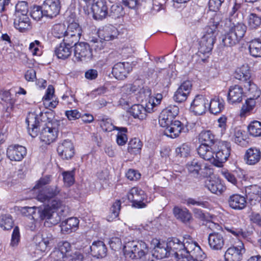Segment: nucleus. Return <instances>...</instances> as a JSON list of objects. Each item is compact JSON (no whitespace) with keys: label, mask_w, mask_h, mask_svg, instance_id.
Here are the masks:
<instances>
[{"label":"nucleus","mask_w":261,"mask_h":261,"mask_svg":"<svg viewBox=\"0 0 261 261\" xmlns=\"http://www.w3.org/2000/svg\"><path fill=\"white\" fill-rule=\"evenodd\" d=\"M112 72L116 79L122 80L126 77L129 72V70L125 66V63L119 62L114 66Z\"/></svg>","instance_id":"c756f323"},{"label":"nucleus","mask_w":261,"mask_h":261,"mask_svg":"<svg viewBox=\"0 0 261 261\" xmlns=\"http://www.w3.org/2000/svg\"><path fill=\"white\" fill-rule=\"evenodd\" d=\"M123 10L122 6L117 4L113 5L110 9V15L114 18H118L122 15Z\"/></svg>","instance_id":"69168bd1"},{"label":"nucleus","mask_w":261,"mask_h":261,"mask_svg":"<svg viewBox=\"0 0 261 261\" xmlns=\"http://www.w3.org/2000/svg\"><path fill=\"white\" fill-rule=\"evenodd\" d=\"M142 147V142L138 138H135L129 141L127 150L130 154H137L140 152Z\"/></svg>","instance_id":"a19ab883"},{"label":"nucleus","mask_w":261,"mask_h":261,"mask_svg":"<svg viewBox=\"0 0 261 261\" xmlns=\"http://www.w3.org/2000/svg\"><path fill=\"white\" fill-rule=\"evenodd\" d=\"M228 203L231 208L241 210L246 207L247 202L244 196L240 194H234L228 198Z\"/></svg>","instance_id":"4be33fe9"},{"label":"nucleus","mask_w":261,"mask_h":261,"mask_svg":"<svg viewBox=\"0 0 261 261\" xmlns=\"http://www.w3.org/2000/svg\"><path fill=\"white\" fill-rule=\"evenodd\" d=\"M29 11L28 3L25 1L18 2L15 6V15H27Z\"/></svg>","instance_id":"864d4df0"},{"label":"nucleus","mask_w":261,"mask_h":261,"mask_svg":"<svg viewBox=\"0 0 261 261\" xmlns=\"http://www.w3.org/2000/svg\"><path fill=\"white\" fill-rule=\"evenodd\" d=\"M205 187L212 193L217 195L221 194L226 190L225 186L218 179L207 180Z\"/></svg>","instance_id":"bb28decb"},{"label":"nucleus","mask_w":261,"mask_h":261,"mask_svg":"<svg viewBox=\"0 0 261 261\" xmlns=\"http://www.w3.org/2000/svg\"><path fill=\"white\" fill-rule=\"evenodd\" d=\"M75 58L80 61H88L92 58V51L90 45L86 42L76 44L74 49Z\"/></svg>","instance_id":"39448f33"},{"label":"nucleus","mask_w":261,"mask_h":261,"mask_svg":"<svg viewBox=\"0 0 261 261\" xmlns=\"http://www.w3.org/2000/svg\"><path fill=\"white\" fill-rule=\"evenodd\" d=\"M213 146L200 144L197 148V151L199 156L211 163L214 155Z\"/></svg>","instance_id":"cd10ccee"},{"label":"nucleus","mask_w":261,"mask_h":261,"mask_svg":"<svg viewBox=\"0 0 261 261\" xmlns=\"http://www.w3.org/2000/svg\"><path fill=\"white\" fill-rule=\"evenodd\" d=\"M256 105L255 100L254 99H247L245 103L242 106L240 112V116L241 117H246L249 115L251 111L253 110Z\"/></svg>","instance_id":"49530a36"},{"label":"nucleus","mask_w":261,"mask_h":261,"mask_svg":"<svg viewBox=\"0 0 261 261\" xmlns=\"http://www.w3.org/2000/svg\"><path fill=\"white\" fill-rule=\"evenodd\" d=\"M38 213L39 218L41 220H43L45 219H49L53 215L54 211L47 206L42 210H39Z\"/></svg>","instance_id":"774afa93"},{"label":"nucleus","mask_w":261,"mask_h":261,"mask_svg":"<svg viewBox=\"0 0 261 261\" xmlns=\"http://www.w3.org/2000/svg\"><path fill=\"white\" fill-rule=\"evenodd\" d=\"M234 76L236 79L245 82V84L249 81H251L250 71L247 66L243 65L238 68L234 72Z\"/></svg>","instance_id":"473e14b6"},{"label":"nucleus","mask_w":261,"mask_h":261,"mask_svg":"<svg viewBox=\"0 0 261 261\" xmlns=\"http://www.w3.org/2000/svg\"><path fill=\"white\" fill-rule=\"evenodd\" d=\"M239 41L240 40L228 30L223 36L221 45L224 47H232L238 44Z\"/></svg>","instance_id":"ea45409f"},{"label":"nucleus","mask_w":261,"mask_h":261,"mask_svg":"<svg viewBox=\"0 0 261 261\" xmlns=\"http://www.w3.org/2000/svg\"><path fill=\"white\" fill-rule=\"evenodd\" d=\"M173 212L174 216L184 223L188 222L192 218V216L189 211L185 208H181L178 206L173 208Z\"/></svg>","instance_id":"4c0bfd02"},{"label":"nucleus","mask_w":261,"mask_h":261,"mask_svg":"<svg viewBox=\"0 0 261 261\" xmlns=\"http://www.w3.org/2000/svg\"><path fill=\"white\" fill-rule=\"evenodd\" d=\"M127 198L135 207L142 208L146 206L143 202L145 199L144 192L138 187H133L130 189L127 194Z\"/></svg>","instance_id":"423d86ee"},{"label":"nucleus","mask_w":261,"mask_h":261,"mask_svg":"<svg viewBox=\"0 0 261 261\" xmlns=\"http://www.w3.org/2000/svg\"><path fill=\"white\" fill-rule=\"evenodd\" d=\"M108 10L105 0H93L92 11L94 19L101 20L105 18L108 14Z\"/></svg>","instance_id":"9b49d317"},{"label":"nucleus","mask_w":261,"mask_h":261,"mask_svg":"<svg viewBox=\"0 0 261 261\" xmlns=\"http://www.w3.org/2000/svg\"><path fill=\"white\" fill-rule=\"evenodd\" d=\"M57 151L62 159L69 160L74 154V148L71 141L65 140L59 144Z\"/></svg>","instance_id":"4468645a"},{"label":"nucleus","mask_w":261,"mask_h":261,"mask_svg":"<svg viewBox=\"0 0 261 261\" xmlns=\"http://www.w3.org/2000/svg\"><path fill=\"white\" fill-rule=\"evenodd\" d=\"M44 15V10L40 6H34L31 11V16L36 20H39Z\"/></svg>","instance_id":"0e129e2a"},{"label":"nucleus","mask_w":261,"mask_h":261,"mask_svg":"<svg viewBox=\"0 0 261 261\" xmlns=\"http://www.w3.org/2000/svg\"><path fill=\"white\" fill-rule=\"evenodd\" d=\"M80 39V36L66 33L64 36L63 42L72 48L73 45L75 47L76 44H79L77 42Z\"/></svg>","instance_id":"bf43d9fd"},{"label":"nucleus","mask_w":261,"mask_h":261,"mask_svg":"<svg viewBox=\"0 0 261 261\" xmlns=\"http://www.w3.org/2000/svg\"><path fill=\"white\" fill-rule=\"evenodd\" d=\"M249 49L252 56L261 57V42L258 40H253L249 42Z\"/></svg>","instance_id":"c03bdc74"},{"label":"nucleus","mask_w":261,"mask_h":261,"mask_svg":"<svg viewBox=\"0 0 261 261\" xmlns=\"http://www.w3.org/2000/svg\"><path fill=\"white\" fill-rule=\"evenodd\" d=\"M189 93L184 91L180 88L178 87L174 95V99L178 102H182L186 101L188 98Z\"/></svg>","instance_id":"052dcab7"},{"label":"nucleus","mask_w":261,"mask_h":261,"mask_svg":"<svg viewBox=\"0 0 261 261\" xmlns=\"http://www.w3.org/2000/svg\"><path fill=\"white\" fill-rule=\"evenodd\" d=\"M51 181V176L46 175L41 177L34 187V189H40L43 186L49 184ZM60 189L57 186H49L39 190L36 198L42 202H48L51 199L59 194Z\"/></svg>","instance_id":"f257e3e1"},{"label":"nucleus","mask_w":261,"mask_h":261,"mask_svg":"<svg viewBox=\"0 0 261 261\" xmlns=\"http://www.w3.org/2000/svg\"><path fill=\"white\" fill-rule=\"evenodd\" d=\"M219 150L214 152L212 164L215 166L221 167L228 159L230 154L231 145L227 141H221L219 143Z\"/></svg>","instance_id":"20e7f679"},{"label":"nucleus","mask_w":261,"mask_h":261,"mask_svg":"<svg viewBox=\"0 0 261 261\" xmlns=\"http://www.w3.org/2000/svg\"><path fill=\"white\" fill-rule=\"evenodd\" d=\"M173 119L172 117L166 114V112L162 111L159 116V124L162 127L166 128L173 121Z\"/></svg>","instance_id":"5fc2aeb1"},{"label":"nucleus","mask_w":261,"mask_h":261,"mask_svg":"<svg viewBox=\"0 0 261 261\" xmlns=\"http://www.w3.org/2000/svg\"><path fill=\"white\" fill-rule=\"evenodd\" d=\"M208 105V100L202 95L196 96L191 103L190 109L195 114L201 115L204 114Z\"/></svg>","instance_id":"ddd939ff"},{"label":"nucleus","mask_w":261,"mask_h":261,"mask_svg":"<svg viewBox=\"0 0 261 261\" xmlns=\"http://www.w3.org/2000/svg\"><path fill=\"white\" fill-rule=\"evenodd\" d=\"M67 28L66 25L62 23L55 24L51 30L53 35L57 38H61L63 37H64L66 34Z\"/></svg>","instance_id":"09e8293b"},{"label":"nucleus","mask_w":261,"mask_h":261,"mask_svg":"<svg viewBox=\"0 0 261 261\" xmlns=\"http://www.w3.org/2000/svg\"><path fill=\"white\" fill-rule=\"evenodd\" d=\"M261 159V152L258 148L251 147L248 149L244 155V160L246 163L250 165H254L257 164Z\"/></svg>","instance_id":"b1692460"},{"label":"nucleus","mask_w":261,"mask_h":261,"mask_svg":"<svg viewBox=\"0 0 261 261\" xmlns=\"http://www.w3.org/2000/svg\"><path fill=\"white\" fill-rule=\"evenodd\" d=\"M250 135L257 137L261 136V122L258 121L252 122L248 126Z\"/></svg>","instance_id":"3c124183"},{"label":"nucleus","mask_w":261,"mask_h":261,"mask_svg":"<svg viewBox=\"0 0 261 261\" xmlns=\"http://www.w3.org/2000/svg\"><path fill=\"white\" fill-rule=\"evenodd\" d=\"M92 254L97 258L106 255L107 249L104 243L100 241L94 242L90 247Z\"/></svg>","instance_id":"c85d7f7f"},{"label":"nucleus","mask_w":261,"mask_h":261,"mask_svg":"<svg viewBox=\"0 0 261 261\" xmlns=\"http://www.w3.org/2000/svg\"><path fill=\"white\" fill-rule=\"evenodd\" d=\"M243 96V89L241 86L237 85L230 86L228 93V101L231 104L240 103L242 101Z\"/></svg>","instance_id":"a211bd4d"},{"label":"nucleus","mask_w":261,"mask_h":261,"mask_svg":"<svg viewBox=\"0 0 261 261\" xmlns=\"http://www.w3.org/2000/svg\"><path fill=\"white\" fill-rule=\"evenodd\" d=\"M58 133L57 129L53 127L52 124L48 123L41 130L39 136L40 140L49 145L56 140L58 137Z\"/></svg>","instance_id":"1a4fd4ad"},{"label":"nucleus","mask_w":261,"mask_h":261,"mask_svg":"<svg viewBox=\"0 0 261 261\" xmlns=\"http://www.w3.org/2000/svg\"><path fill=\"white\" fill-rule=\"evenodd\" d=\"M184 129L183 124L178 120L173 121L165 128V134L172 138H176Z\"/></svg>","instance_id":"393cba45"},{"label":"nucleus","mask_w":261,"mask_h":261,"mask_svg":"<svg viewBox=\"0 0 261 261\" xmlns=\"http://www.w3.org/2000/svg\"><path fill=\"white\" fill-rule=\"evenodd\" d=\"M55 89L53 86L49 85L45 95L42 100L44 106L46 108H55L58 105V101L55 100Z\"/></svg>","instance_id":"a878e982"},{"label":"nucleus","mask_w":261,"mask_h":261,"mask_svg":"<svg viewBox=\"0 0 261 261\" xmlns=\"http://www.w3.org/2000/svg\"><path fill=\"white\" fill-rule=\"evenodd\" d=\"M99 39L105 41L114 39L118 35L117 29L113 25L105 26L98 31Z\"/></svg>","instance_id":"412c9836"},{"label":"nucleus","mask_w":261,"mask_h":261,"mask_svg":"<svg viewBox=\"0 0 261 261\" xmlns=\"http://www.w3.org/2000/svg\"><path fill=\"white\" fill-rule=\"evenodd\" d=\"M198 140L201 144L214 145L215 143V136L210 130H203L199 134Z\"/></svg>","instance_id":"c9c22d12"},{"label":"nucleus","mask_w":261,"mask_h":261,"mask_svg":"<svg viewBox=\"0 0 261 261\" xmlns=\"http://www.w3.org/2000/svg\"><path fill=\"white\" fill-rule=\"evenodd\" d=\"M79 220L76 217H70L62 222L61 231L63 234H70L79 228Z\"/></svg>","instance_id":"aec40b11"},{"label":"nucleus","mask_w":261,"mask_h":261,"mask_svg":"<svg viewBox=\"0 0 261 261\" xmlns=\"http://www.w3.org/2000/svg\"><path fill=\"white\" fill-rule=\"evenodd\" d=\"M124 251L130 258L140 261H146L150 255L147 245L142 241L128 242L124 247Z\"/></svg>","instance_id":"f03ea898"},{"label":"nucleus","mask_w":261,"mask_h":261,"mask_svg":"<svg viewBox=\"0 0 261 261\" xmlns=\"http://www.w3.org/2000/svg\"><path fill=\"white\" fill-rule=\"evenodd\" d=\"M61 8L60 0H45L42 5L44 15L50 18L56 17L59 14Z\"/></svg>","instance_id":"0eeeda50"},{"label":"nucleus","mask_w":261,"mask_h":261,"mask_svg":"<svg viewBox=\"0 0 261 261\" xmlns=\"http://www.w3.org/2000/svg\"><path fill=\"white\" fill-rule=\"evenodd\" d=\"M247 24L250 29H257L261 25V16L255 13H250L247 17Z\"/></svg>","instance_id":"79ce46f5"},{"label":"nucleus","mask_w":261,"mask_h":261,"mask_svg":"<svg viewBox=\"0 0 261 261\" xmlns=\"http://www.w3.org/2000/svg\"><path fill=\"white\" fill-rule=\"evenodd\" d=\"M141 91L143 92L145 98H147L146 107L148 110V113H151L154 111V108L161 103V100L163 98L162 94L159 93L155 97L151 96V90L147 87L143 88Z\"/></svg>","instance_id":"f8f14e48"},{"label":"nucleus","mask_w":261,"mask_h":261,"mask_svg":"<svg viewBox=\"0 0 261 261\" xmlns=\"http://www.w3.org/2000/svg\"><path fill=\"white\" fill-rule=\"evenodd\" d=\"M228 30L240 40L245 35L247 27L242 22L233 23L230 24Z\"/></svg>","instance_id":"f704fd0d"},{"label":"nucleus","mask_w":261,"mask_h":261,"mask_svg":"<svg viewBox=\"0 0 261 261\" xmlns=\"http://www.w3.org/2000/svg\"><path fill=\"white\" fill-rule=\"evenodd\" d=\"M171 254L168 242H159L154 247V255L158 258L168 257Z\"/></svg>","instance_id":"2f4dec72"},{"label":"nucleus","mask_w":261,"mask_h":261,"mask_svg":"<svg viewBox=\"0 0 261 261\" xmlns=\"http://www.w3.org/2000/svg\"><path fill=\"white\" fill-rule=\"evenodd\" d=\"M218 23L211 24L205 28V33L202 37L200 43L198 55L201 57V55L209 54L212 50L214 44L216 41Z\"/></svg>","instance_id":"7ed1b4c3"},{"label":"nucleus","mask_w":261,"mask_h":261,"mask_svg":"<svg viewBox=\"0 0 261 261\" xmlns=\"http://www.w3.org/2000/svg\"><path fill=\"white\" fill-rule=\"evenodd\" d=\"M82 33V29L79 24L76 22H74L70 23L67 28L66 33H68L69 34H72L73 35H76L81 37Z\"/></svg>","instance_id":"13d9d810"},{"label":"nucleus","mask_w":261,"mask_h":261,"mask_svg":"<svg viewBox=\"0 0 261 261\" xmlns=\"http://www.w3.org/2000/svg\"><path fill=\"white\" fill-rule=\"evenodd\" d=\"M116 130H118L117 135V143L120 146H123L126 144L127 141V136L126 133L127 129L126 127H116Z\"/></svg>","instance_id":"8fccbe9b"},{"label":"nucleus","mask_w":261,"mask_h":261,"mask_svg":"<svg viewBox=\"0 0 261 261\" xmlns=\"http://www.w3.org/2000/svg\"><path fill=\"white\" fill-rule=\"evenodd\" d=\"M27 154L25 147L18 144L11 145L7 150V156L11 161H20Z\"/></svg>","instance_id":"9d476101"},{"label":"nucleus","mask_w":261,"mask_h":261,"mask_svg":"<svg viewBox=\"0 0 261 261\" xmlns=\"http://www.w3.org/2000/svg\"><path fill=\"white\" fill-rule=\"evenodd\" d=\"M100 125L102 130L105 132H110L116 129L115 126L113 125L111 120L109 119H103L100 122Z\"/></svg>","instance_id":"680f3d73"},{"label":"nucleus","mask_w":261,"mask_h":261,"mask_svg":"<svg viewBox=\"0 0 261 261\" xmlns=\"http://www.w3.org/2000/svg\"><path fill=\"white\" fill-rule=\"evenodd\" d=\"M186 253L190 255L198 261H202L206 258V254L196 242H186Z\"/></svg>","instance_id":"dca6fc26"},{"label":"nucleus","mask_w":261,"mask_h":261,"mask_svg":"<svg viewBox=\"0 0 261 261\" xmlns=\"http://www.w3.org/2000/svg\"><path fill=\"white\" fill-rule=\"evenodd\" d=\"M91 46L96 51H100L105 48L106 45V41L96 38H93L90 41Z\"/></svg>","instance_id":"4d7b16f0"},{"label":"nucleus","mask_w":261,"mask_h":261,"mask_svg":"<svg viewBox=\"0 0 261 261\" xmlns=\"http://www.w3.org/2000/svg\"><path fill=\"white\" fill-rule=\"evenodd\" d=\"M208 243L210 247L213 250H221L224 246V238L223 235L219 232H212L208 237Z\"/></svg>","instance_id":"f3484780"},{"label":"nucleus","mask_w":261,"mask_h":261,"mask_svg":"<svg viewBox=\"0 0 261 261\" xmlns=\"http://www.w3.org/2000/svg\"><path fill=\"white\" fill-rule=\"evenodd\" d=\"M208 105L210 112L215 115L220 113L224 108L223 101L219 99L211 100Z\"/></svg>","instance_id":"a18cd8bd"},{"label":"nucleus","mask_w":261,"mask_h":261,"mask_svg":"<svg viewBox=\"0 0 261 261\" xmlns=\"http://www.w3.org/2000/svg\"><path fill=\"white\" fill-rule=\"evenodd\" d=\"M129 112L135 118L143 120L146 117V112H148V110L146 104L145 108L141 105H135L130 108Z\"/></svg>","instance_id":"72a5a7b5"},{"label":"nucleus","mask_w":261,"mask_h":261,"mask_svg":"<svg viewBox=\"0 0 261 261\" xmlns=\"http://www.w3.org/2000/svg\"><path fill=\"white\" fill-rule=\"evenodd\" d=\"M185 203L189 206H197L202 208H207L210 205L208 202L202 200L200 197L188 198L185 200Z\"/></svg>","instance_id":"de8ad7c7"},{"label":"nucleus","mask_w":261,"mask_h":261,"mask_svg":"<svg viewBox=\"0 0 261 261\" xmlns=\"http://www.w3.org/2000/svg\"><path fill=\"white\" fill-rule=\"evenodd\" d=\"M244 87L248 91L247 93L249 96L248 99H254V100H255L260 96L261 94L260 90L252 81L247 82V84L244 85Z\"/></svg>","instance_id":"58836bf2"},{"label":"nucleus","mask_w":261,"mask_h":261,"mask_svg":"<svg viewBox=\"0 0 261 261\" xmlns=\"http://www.w3.org/2000/svg\"><path fill=\"white\" fill-rule=\"evenodd\" d=\"M171 253H173L177 257H180L182 251H186V245L178 238H172L168 242Z\"/></svg>","instance_id":"6ab92c4d"},{"label":"nucleus","mask_w":261,"mask_h":261,"mask_svg":"<svg viewBox=\"0 0 261 261\" xmlns=\"http://www.w3.org/2000/svg\"><path fill=\"white\" fill-rule=\"evenodd\" d=\"M14 25L21 32H25L31 28V22L28 15H15Z\"/></svg>","instance_id":"5701e85b"},{"label":"nucleus","mask_w":261,"mask_h":261,"mask_svg":"<svg viewBox=\"0 0 261 261\" xmlns=\"http://www.w3.org/2000/svg\"><path fill=\"white\" fill-rule=\"evenodd\" d=\"M26 122L30 136L34 138L38 135L40 121L38 115L34 113H29Z\"/></svg>","instance_id":"2eb2a0df"},{"label":"nucleus","mask_w":261,"mask_h":261,"mask_svg":"<svg viewBox=\"0 0 261 261\" xmlns=\"http://www.w3.org/2000/svg\"><path fill=\"white\" fill-rule=\"evenodd\" d=\"M20 240L19 229L18 226H15L13 229L10 245L12 247L17 246Z\"/></svg>","instance_id":"e2e57ef3"},{"label":"nucleus","mask_w":261,"mask_h":261,"mask_svg":"<svg viewBox=\"0 0 261 261\" xmlns=\"http://www.w3.org/2000/svg\"><path fill=\"white\" fill-rule=\"evenodd\" d=\"M190 150L189 145L184 143L176 149V152L181 157H187L189 154Z\"/></svg>","instance_id":"338daca9"},{"label":"nucleus","mask_w":261,"mask_h":261,"mask_svg":"<svg viewBox=\"0 0 261 261\" xmlns=\"http://www.w3.org/2000/svg\"><path fill=\"white\" fill-rule=\"evenodd\" d=\"M188 171L193 174H198L201 169V165L197 160L194 159L187 165Z\"/></svg>","instance_id":"6e6d98bb"},{"label":"nucleus","mask_w":261,"mask_h":261,"mask_svg":"<svg viewBox=\"0 0 261 261\" xmlns=\"http://www.w3.org/2000/svg\"><path fill=\"white\" fill-rule=\"evenodd\" d=\"M55 54L59 59H67L71 54V47L63 41L55 50Z\"/></svg>","instance_id":"e433bc0d"},{"label":"nucleus","mask_w":261,"mask_h":261,"mask_svg":"<svg viewBox=\"0 0 261 261\" xmlns=\"http://www.w3.org/2000/svg\"><path fill=\"white\" fill-rule=\"evenodd\" d=\"M121 208V201L119 200H116L110 208L109 214L107 216L108 221H112L119 216Z\"/></svg>","instance_id":"37998d69"},{"label":"nucleus","mask_w":261,"mask_h":261,"mask_svg":"<svg viewBox=\"0 0 261 261\" xmlns=\"http://www.w3.org/2000/svg\"><path fill=\"white\" fill-rule=\"evenodd\" d=\"M224 229L229 233H231L234 237L240 238L242 237L244 239L249 241L251 233L248 231H244L242 228L237 226H225Z\"/></svg>","instance_id":"7c9ffc66"},{"label":"nucleus","mask_w":261,"mask_h":261,"mask_svg":"<svg viewBox=\"0 0 261 261\" xmlns=\"http://www.w3.org/2000/svg\"><path fill=\"white\" fill-rule=\"evenodd\" d=\"M245 249L244 243L241 241L240 245L228 248L224 254L225 261H241Z\"/></svg>","instance_id":"6e6552de"},{"label":"nucleus","mask_w":261,"mask_h":261,"mask_svg":"<svg viewBox=\"0 0 261 261\" xmlns=\"http://www.w3.org/2000/svg\"><path fill=\"white\" fill-rule=\"evenodd\" d=\"M14 225L12 218L10 215H3L0 217V226L4 230L11 229Z\"/></svg>","instance_id":"603ef678"}]
</instances>
